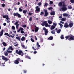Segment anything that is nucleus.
Instances as JSON below:
<instances>
[{
    "mask_svg": "<svg viewBox=\"0 0 74 74\" xmlns=\"http://www.w3.org/2000/svg\"><path fill=\"white\" fill-rule=\"evenodd\" d=\"M19 62H23V60H21L20 58H18L14 60V63L15 64H18L19 63Z\"/></svg>",
    "mask_w": 74,
    "mask_h": 74,
    "instance_id": "obj_1",
    "label": "nucleus"
},
{
    "mask_svg": "<svg viewBox=\"0 0 74 74\" xmlns=\"http://www.w3.org/2000/svg\"><path fill=\"white\" fill-rule=\"evenodd\" d=\"M62 3L63 4V7L61 8L60 10L61 11H67V8L66 7V5H65L64 2H62Z\"/></svg>",
    "mask_w": 74,
    "mask_h": 74,
    "instance_id": "obj_2",
    "label": "nucleus"
},
{
    "mask_svg": "<svg viewBox=\"0 0 74 74\" xmlns=\"http://www.w3.org/2000/svg\"><path fill=\"white\" fill-rule=\"evenodd\" d=\"M71 34L69 35L68 36L65 37V38H66V40H67L68 39L69 41H71Z\"/></svg>",
    "mask_w": 74,
    "mask_h": 74,
    "instance_id": "obj_3",
    "label": "nucleus"
},
{
    "mask_svg": "<svg viewBox=\"0 0 74 74\" xmlns=\"http://www.w3.org/2000/svg\"><path fill=\"white\" fill-rule=\"evenodd\" d=\"M36 10H35L36 13H39L40 11V9L39 8V6H37L35 7Z\"/></svg>",
    "mask_w": 74,
    "mask_h": 74,
    "instance_id": "obj_4",
    "label": "nucleus"
},
{
    "mask_svg": "<svg viewBox=\"0 0 74 74\" xmlns=\"http://www.w3.org/2000/svg\"><path fill=\"white\" fill-rule=\"evenodd\" d=\"M13 15L14 16H17L18 17V18H21V15H20L19 14L18 12H17L16 13H14Z\"/></svg>",
    "mask_w": 74,
    "mask_h": 74,
    "instance_id": "obj_5",
    "label": "nucleus"
},
{
    "mask_svg": "<svg viewBox=\"0 0 74 74\" xmlns=\"http://www.w3.org/2000/svg\"><path fill=\"white\" fill-rule=\"evenodd\" d=\"M74 25V23L73 22V21H70L69 22V26L70 28H71L73 27V26Z\"/></svg>",
    "mask_w": 74,
    "mask_h": 74,
    "instance_id": "obj_6",
    "label": "nucleus"
},
{
    "mask_svg": "<svg viewBox=\"0 0 74 74\" xmlns=\"http://www.w3.org/2000/svg\"><path fill=\"white\" fill-rule=\"evenodd\" d=\"M45 14L44 15V16L45 17L48 15V11L47 10H44Z\"/></svg>",
    "mask_w": 74,
    "mask_h": 74,
    "instance_id": "obj_7",
    "label": "nucleus"
},
{
    "mask_svg": "<svg viewBox=\"0 0 74 74\" xmlns=\"http://www.w3.org/2000/svg\"><path fill=\"white\" fill-rule=\"evenodd\" d=\"M17 54H18V55H21H21L22 56H23V55H24V54L22 52V50H19L18 52L17 53Z\"/></svg>",
    "mask_w": 74,
    "mask_h": 74,
    "instance_id": "obj_8",
    "label": "nucleus"
},
{
    "mask_svg": "<svg viewBox=\"0 0 74 74\" xmlns=\"http://www.w3.org/2000/svg\"><path fill=\"white\" fill-rule=\"evenodd\" d=\"M34 30L35 32H37L39 30V28L38 27H37L36 25H35L34 27Z\"/></svg>",
    "mask_w": 74,
    "mask_h": 74,
    "instance_id": "obj_9",
    "label": "nucleus"
},
{
    "mask_svg": "<svg viewBox=\"0 0 74 74\" xmlns=\"http://www.w3.org/2000/svg\"><path fill=\"white\" fill-rule=\"evenodd\" d=\"M47 23V21H45L44 22H43L41 23V25L43 26H44Z\"/></svg>",
    "mask_w": 74,
    "mask_h": 74,
    "instance_id": "obj_10",
    "label": "nucleus"
},
{
    "mask_svg": "<svg viewBox=\"0 0 74 74\" xmlns=\"http://www.w3.org/2000/svg\"><path fill=\"white\" fill-rule=\"evenodd\" d=\"M64 27L65 28H67L69 27V25H68V23L67 22H66L64 25Z\"/></svg>",
    "mask_w": 74,
    "mask_h": 74,
    "instance_id": "obj_11",
    "label": "nucleus"
},
{
    "mask_svg": "<svg viewBox=\"0 0 74 74\" xmlns=\"http://www.w3.org/2000/svg\"><path fill=\"white\" fill-rule=\"evenodd\" d=\"M4 32V30H2L0 32V37H1L3 34V33Z\"/></svg>",
    "mask_w": 74,
    "mask_h": 74,
    "instance_id": "obj_12",
    "label": "nucleus"
},
{
    "mask_svg": "<svg viewBox=\"0 0 74 74\" xmlns=\"http://www.w3.org/2000/svg\"><path fill=\"white\" fill-rule=\"evenodd\" d=\"M58 6L59 7H61L63 6V2H60L58 3Z\"/></svg>",
    "mask_w": 74,
    "mask_h": 74,
    "instance_id": "obj_13",
    "label": "nucleus"
},
{
    "mask_svg": "<svg viewBox=\"0 0 74 74\" xmlns=\"http://www.w3.org/2000/svg\"><path fill=\"white\" fill-rule=\"evenodd\" d=\"M55 27H56V26H54V25H52L51 27V28H50L51 30H53V29H55Z\"/></svg>",
    "mask_w": 74,
    "mask_h": 74,
    "instance_id": "obj_14",
    "label": "nucleus"
},
{
    "mask_svg": "<svg viewBox=\"0 0 74 74\" xmlns=\"http://www.w3.org/2000/svg\"><path fill=\"white\" fill-rule=\"evenodd\" d=\"M63 16H68V17L70 16V15L67 14V13H64L63 14Z\"/></svg>",
    "mask_w": 74,
    "mask_h": 74,
    "instance_id": "obj_15",
    "label": "nucleus"
},
{
    "mask_svg": "<svg viewBox=\"0 0 74 74\" xmlns=\"http://www.w3.org/2000/svg\"><path fill=\"white\" fill-rule=\"evenodd\" d=\"M21 46L23 48H24V49H27V47H25V45H23L21 44Z\"/></svg>",
    "mask_w": 74,
    "mask_h": 74,
    "instance_id": "obj_16",
    "label": "nucleus"
},
{
    "mask_svg": "<svg viewBox=\"0 0 74 74\" xmlns=\"http://www.w3.org/2000/svg\"><path fill=\"white\" fill-rule=\"evenodd\" d=\"M71 41H73L74 40V36H73L71 34Z\"/></svg>",
    "mask_w": 74,
    "mask_h": 74,
    "instance_id": "obj_17",
    "label": "nucleus"
},
{
    "mask_svg": "<svg viewBox=\"0 0 74 74\" xmlns=\"http://www.w3.org/2000/svg\"><path fill=\"white\" fill-rule=\"evenodd\" d=\"M25 40V37L24 36H23L21 38L22 41H23Z\"/></svg>",
    "mask_w": 74,
    "mask_h": 74,
    "instance_id": "obj_18",
    "label": "nucleus"
},
{
    "mask_svg": "<svg viewBox=\"0 0 74 74\" xmlns=\"http://www.w3.org/2000/svg\"><path fill=\"white\" fill-rule=\"evenodd\" d=\"M53 38V37L50 36L49 38H48V40H52Z\"/></svg>",
    "mask_w": 74,
    "mask_h": 74,
    "instance_id": "obj_19",
    "label": "nucleus"
},
{
    "mask_svg": "<svg viewBox=\"0 0 74 74\" xmlns=\"http://www.w3.org/2000/svg\"><path fill=\"white\" fill-rule=\"evenodd\" d=\"M48 33V30H46L45 31V36H47V33Z\"/></svg>",
    "mask_w": 74,
    "mask_h": 74,
    "instance_id": "obj_20",
    "label": "nucleus"
},
{
    "mask_svg": "<svg viewBox=\"0 0 74 74\" xmlns=\"http://www.w3.org/2000/svg\"><path fill=\"white\" fill-rule=\"evenodd\" d=\"M45 27H51V25H48V23H46L45 25Z\"/></svg>",
    "mask_w": 74,
    "mask_h": 74,
    "instance_id": "obj_21",
    "label": "nucleus"
},
{
    "mask_svg": "<svg viewBox=\"0 0 74 74\" xmlns=\"http://www.w3.org/2000/svg\"><path fill=\"white\" fill-rule=\"evenodd\" d=\"M50 14L51 15H54L55 14V13L54 11H53L50 13Z\"/></svg>",
    "mask_w": 74,
    "mask_h": 74,
    "instance_id": "obj_22",
    "label": "nucleus"
},
{
    "mask_svg": "<svg viewBox=\"0 0 74 74\" xmlns=\"http://www.w3.org/2000/svg\"><path fill=\"white\" fill-rule=\"evenodd\" d=\"M5 36H8V37H10V36L9 35V34H8V33H5L4 34Z\"/></svg>",
    "mask_w": 74,
    "mask_h": 74,
    "instance_id": "obj_23",
    "label": "nucleus"
},
{
    "mask_svg": "<svg viewBox=\"0 0 74 74\" xmlns=\"http://www.w3.org/2000/svg\"><path fill=\"white\" fill-rule=\"evenodd\" d=\"M60 38L61 40H63L64 38V36H63V35H61L60 37Z\"/></svg>",
    "mask_w": 74,
    "mask_h": 74,
    "instance_id": "obj_24",
    "label": "nucleus"
},
{
    "mask_svg": "<svg viewBox=\"0 0 74 74\" xmlns=\"http://www.w3.org/2000/svg\"><path fill=\"white\" fill-rule=\"evenodd\" d=\"M27 12V10H23V12H22L23 13V14H26V12Z\"/></svg>",
    "mask_w": 74,
    "mask_h": 74,
    "instance_id": "obj_25",
    "label": "nucleus"
},
{
    "mask_svg": "<svg viewBox=\"0 0 74 74\" xmlns=\"http://www.w3.org/2000/svg\"><path fill=\"white\" fill-rule=\"evenodd\" d=\"M8 15H4V14L2 15V16H3V18H6L7 17V16H8Z\"/></svg>",
    "mask_w": 74,
    "mask_h": 74,
    "instance_id": "obj_26",
    "label": "nucleus"
},
{
    "mask_svg": "<svg viewBox=\"0 0 74 74\" xmlns=\"http://www.w3.org/2000/svg\"><path fill=\"white\" fill-rule=\"evenodd\" d=\"M31 37H32L31 38V41H32V42H34V40L33 39V38H32L33 37V36H31Z\"/></svg>",
    "mask_w": 74,
    "mask_h": 74,
    "instance_id": "obj_27",
    "label": "nucleus"
},
{
    "mask_svg": "<svg viewBox=\"0 0 74 74\" xmlns=\"http://www.w3.org/2000/svg\"><path fill=\"white\" fill-rule=\"evenodd\" d=\"M16 39H17V40H18L19 41H21V38H20V37H16Z\"/></svg>",
    "mask_w": 74,
    "mask_h": 74,
    "instance_id": "obj_28",
    "label": "nucleus"
},
{
    "mask_svg": "<svg viewBox=\"0 0 74 74\" xmlns=\"http://www.w3.org/2000/svg\"><path fill=\"white\" fill-rule=\"evenodd\" d=\"M61 29H59L57 31V33H60V32H61Z\"/></svg>",
    "mask_w": 74,
    "mask_h": 74,
    "instance_id": "obj_29",
    "label": "nucleus"
},
{
    "mask_svg": "<svg viewBox=\"0 0 74 74\" xmlns=\"http://www.w3.org/2000/svg\"><path fill=\"white\" fill-rule=\"evenodd\" d=\"M48 23L49 24H52V22L51 20H48Z\"/></svg>",
    "mask_w": 74,
    "mask_h": 74,
    "instance_id": "obj_30",
    "label": "nucleus"
},
{
    "mask_svg": "<svg viewBox=\"0 0 74 74\" xmlns=\"http://www.w3.org/2000/svg\"><path fill=\"white\" fill-rule=\"evenodd\" d=\"M51 33H52V34H55V30H53V31H51Z\"/></svg>",
    "mask_w": 74,
    "mask_h": 74,
    "instance_id": "obj_31",
    "label": "nucleus"
},
{
    "mask_svg": "<svg viewBox=\"0 0 74 74\" xmlns=\"http://www.w3.org/2000/svg\"><path fill=\"white\" fill-rule=\"evenodd\" d=\"M2 44L3 45V46H4V47H5V46H7V45L6 43L4 42H3L2 43Z\"/></svg>",
    "mask_w": 74,
    "mask_h": 74,
    "instance_id": "obj_32",
    "label": "nucleus"
},
{
    "mask_svg": "<svg viewBox=\"0 0 74 74\" xmlns=\"http://www.w3.org/2000/svg\"><path fill=\"white\" fill-rule=\"evenodd\" d=\"M48 9L49 10H52L53 9V8L52 7H50L49 8H48Z\"/></svg>",
    "mask_w": 74,
    "mask_h": 74,
    "instance_id": "obj_33",
    "label": "nucleus"
},
{
    "mask_svg": "<svg viewBox=\"0 0 74 74\" xmlns=\"http://www.w3.org/2000/svg\"><path fill=\"white\" fill-rule=\"evenodd\" d=\"M8 52H5L4 53V54L5 55V56H7V55H8Z\"/></svg>",
    "mask_w": 74,
    "mask_h": 74,
    "instance_id": "obj_34",
    "label": "nucleus"
},
{
    "mask_svg": "<svg viewBox=\"0 0 74 74\" xmlns=\"http://www.w3.org/2000/svg\"><path fill=\"white\" fill-rule=\"evenodd\" d=\"M6 52H8V53H12V51H8V50H7Z\"/></svg>",
    "mask_w": 74,
    "mask_h": 74,
    "instance_id": "obj_35",
    "label": "nucleus"
},
{
    "mask_svg": "<svg viewBox=\"0 0 74 74\" xmlns=\"http://www.w3.org/2000/svg\"><path fill=\"white\" fill-rule=\"evenodd\" d=\"M70 1L71 3H74V0H70Z\"/></svg>",
    "mask_w": 74,
    "mask_h": 74,
    "instance_id": "obj_36",
    "label": "nucleus"
},
{
    "mask_svg": "<svg viewBox=\"0 0 74 74\" xmlns=\"http://www.w3.org/2000/svg\"><path fill=\"white\" fill-rule=\"evenodd\" d=\"M68 9H72V7L70 6H68Z\"/></svg>",
    "mask_w": 74,
    "mask_h": 74,
    "instance_id": "obj_37",
    "label": "nucleus"
},
{
    "mask_svg": "<svg viewBox=\"0 0 74 74\" xmlns=\"http://www.w3.org/2000/svg\"><path fill=\"white\" fill-rule=\"evenodd\" d=\"M37 46L38 47H40V45H39V43L38 42L37 43Z\"/></svg>",
    "mask_w": 74,
    "mask_h": 74,
    "instance_id": "obj_38",
    "label": "nucleus"
},
{
    "mask_svg": "<svg viewBox=\"0 0 74 74\" xmlns=\"http://www.w3.org/2000/svg\"><path fill=\"white\" fill-rule=\"evenodd\" d=\"M12 30H15V26H13L12 27Z\"/></svg>",
    "mask_w": 74,
    "mask_h": 74,
    "instance_id": "obj_39",
    "label": "nucleus"
},
{
    "mask_svg": "<svg viewBox=\"0 0 74 74\" xmlns=\"http://www.w3.org/2000/svg\"><path fill=\"white\" fill-rule=\"evenodd\" d=\"M1 57L2 58V59L3 60H4L5 58V57H4V56H2Z\"/></svg>",
    "mask_w": 74,
    "mask_h": 74,
    "instance_id": "obj_40",
    "label": "nucleus"
},
{
    "mask_svg": "<svg viewBox=\"0 0 74 74\" xmlns=\"http://www.w3.org/2000/svg\"><path fill=\"white\" fill-rule=\"evenodd\" d=\"M53 25H54V26H57V23H53Z\"/></svg>",
    "mask_w": 74,
    "mask_h": 74,
    "instance_id": "obj_41",
    "label": "nucleus"
},
{
    "mask_svg": "<svg viewBox=\"0 0 74 74\" xmlns=\"http://www.w3.org/2000/svg\"><path fill=\"white\" fill-rule=\"evenodd\" d=\"M53 4V1H50V4L51 5Z\"/></svg>",
    "mask_w": 74,
    "mask_h": 74,
    "instance_id": "obj_42",
    "label": "nucleus"
},
{
    "mask_svg": "<svg viewBox=\"0 0 74 74\" xmlns=\"http://www.w3.org/2000/svg\"><path fill=\"white\" fill-rule=\"evenodd\" d=\"M48 5V4L47 3H45L44 5V6H46V7H47Z\"/></svg>",
    "mask_w": 74,
    "mask_h": 74,
    "instance_id": "obj_43",
    "label": "nucleus"
},
{
    "mask_svg": "<svg viewBox=\"0 0 74 74\" xmlns=\"http://www.w3.org/2000/svg\"><path fill=\"white\" fill-rule=\"evenodd\" d=\"M38 5H39V6H41V2H39L38 3Z\"/></svg>",
    "mask_w": 74,
    "mask_h": 74,
    "instance_id": "obj_44",
    "label": "nucleus"
},
{
    "mask_svg": "<svg viewBox=\"0 0 74 74\" xmlns=\"http://www.w3.org/2000/svg\"><path fill=\"white\" fill-rule=\"evenodd\" d=\"M22 11H23L22 9H21V8H19V11H20V12Z\"/></svg>",
    "mask_w": 74,
    "mask_h": 74,
    "instance_id": "obj_45",
    "label": "nucleus"
},
{
    "mask_svg": "<svg viewBox=\"0 0 74 74\" xmlns=\"http://www.w3.org/2000/svg\"><path fill=\"white\" fill-rule=\"evenodd\" d=\"M22 26V27H24V28L26 27V25H23Z\"/></svg>",
    "mask_w": 74,
    "mask_h": 74,
    "instance_id": "obj_46",
    "label": "nucleus"
},
{
    "mask_svg": "<svg viewBox=\"0 0 74 74\" xmlns=\"http://www.w3.org/2000/svg\"><path fill=\"white\" fill-rule=\"evenodd\" d=\"M59 25L60 26L62 27L63 26V25H62V24H61L60 23H58Z\"/></svg>",
    "mask_w": 74,
    "mask_h": 74,
    "instance_id": "obj_47",
    "label": "nucleus"
},
{
    "mask_svg": "<svg viewBox=\"0 0 74 74\" xmlns=\"http://www.w3.org/2000/svg\"><path fill=\"white\" fill-rule=\"evenodd\" d=\"M18 21H17V22H16L14 23V24L15 25H18Z\"/></svg>",
    "mask_w": 74,
    "mask_h": 74,
    "instance_id": "obj_48",
    "label": "nucleus"
},
{
    "mask_svg": "<svg viewBox=\"0 0 74 74\" xmlns=\"http://www.w3.org/2000/svg\"><path fill=\"white\" fill-rule=\"evenodd\" d=\"M43 30H45V31L46 30H47V29L45 27H43Z\"/></svg>",
    "mask_w": 74,
    "mask_h": 74,
    "instance_id": "obj_49",
    "label": "nucleus"
},
{
    "mask_svg": "<svg viewBox=\"0 0 74 74\" xmlns=\"http://www.w3.org/2000/svg\"><path fill=\"white\" fill-rule=\"evenodd\" d=\"M32 49H33V50L34 51H36V49L34 48V47H32Z\"/></svg>",
    "mask_w": 74,
    "mask_h": 74,
    "instance_id": "obj_50",
    "label": "nucleus"
},
{
    "mask_svg": "<svg viewBox=\"0 0 74 74\" xmlns=\"http://www.w3.org/2000/svg\"><path fill=\"white\" fill-rule=\"evenodd\" d=\"M15 52L16 53H18L19 52V51L18 50H16Z\"/></svg>",
    "mask_w": 74,
    "mask_h": 74,
    "instance_id": "obj_51",
    "label": "nucleus"
},
{
    "mask_svg": "<svg viewBox=\"0 0 74 74\" xmlns=\"http://www.w3.org/2000/svg\"><path fill=\"white\" fill-rule=\"evenodd\" d=\"M19 26V24H17L16 25V29H18V26Z\"/></svg>",
    "mask_w": 74,
    "mask_h": 74,
    "instance_id": "obj_52",
    "label": "nucleus"
},
{
    "mask_svg": "<svg viewBox=\"0 0 74 74\" xmlns=\"http://www.w3.org/2000/svg\"><path fill=\"white\" fill-rule=\"evenodd\" d=\"M40 15H44V12H42L40 13Z\"/></svg>",
    "mask_w": 74,
    "mask_h": 74,
    "instance_id": "obj_53",
    "label": "nucleus"
},
{
    "mask_svg": "<svg viewBox=\"0 0 74 74\" xmlns=\"http://www.w3.org/2000/svg\"><path fill=\"white\" fill-rule=\"evenodd\" d=\"M32 14H33V13H32L29 12L28 13L29 15H32Z\"/></svg>",
    "mask_w": 74,
    "mask_h": 74,
    "instance_id": "obj_54",
    "label": "nucleus"
},
{
    "mask_svg": "<svg viewBox=\"0 0 74 74\" xmlns=\"http://www.w3.org/2000/svg\"><path fill=\"white\" fill-rule=\"evenodd\" d=\"M20 32L22 34L24 33V31L23 30H21Z\"/></svg>",
    "mask_w": 74,
    "mask_h": 74,
    "instance_id": "obj_55",
    "label": "nucleus"
},
{
    "mask_svg": "<svg viewBox=\"0 0 74 74\" xmlns=\"http://www.w3.org/2000/svg\"><path fill=\"white\" fill-rule=\"evenodd\" d=\"M20 30H24V29L22 28H19Z\"/></svg>",
    "mask_w": 74,
    "mask_h": 74,
    "instance_id": "obj_56",
    "label": "nucleus"
},
{
    "mask_svg": "<svg viewBox=\"0 0 74 74\" xmlns=\"http://www.w3.org/2000/svg\"><path fill=\"white\" fill-rule=\"evenodd\" d=\"M2 6L3 7H5V4H4V3L2 5Z\"/></svg>",
    "mask_w": 74,
    "mask_h": 74,
    "instance_id": "obj_57",
    "label": "nucleus"
},
{
    "mask_svg": "<svg viewBox=\"0 0 74 74\" xmlns=\"http://www.w3.org/2000/svg\"><path fill=\"white\" fill-rule=\"evenodd\" d=\"M4 60H5V61H8V59L6 58H5Z\"/></svg>",
    "mask_w": 74,
    "mask_h": 74,
    "instance_id": "obj_58",
    "label": "nucleus"
},
{
    "mask_svg": "<svg viewBox=\"0 0 74 74\" xmlns=\"http://www.w3.org/2000/svg\"><path fill=\"white\" fill-rule=\"evenodd\" d=\"M61 21H65V20L64 18H62L61 19Z\"/></svg>",
    "mask_w": 74,
    "mask_h": 74,
    "instance_id": "obj_59",
    "label": "nucleus"
},
{
    "mask_svg": "<svg viewBox=\"0 0 74 74\" xmlns=\"http://www.w3.org/2000/svg\"><path fill=\"white\" fill-rule=\"evenodd\" d=\"M6 19L7 20H8V19H10L9 18H8V16H7V17H6Z\"/></svg>",
    "mask_w": 74,
    "mask_h": 74,
    "instance_id": "obj_60",
    "label": "nucleus"
},
{
    "mask_svg": "<svg viewBox=\"0 0 74 74\" xmlns=\"http://www.w3.org/2000/svg\"><path fill=\"white\" fill-rule=\"evenodd\" d=\"M3 25L4 26H5L7 25V24L6 23H4L3 24Z\"/></svg>",
    "mask_w": 74,
    "mask_h": 74,
    "instance_id": "obj_61",
    "label": "nucleus"
},
{
    "mask_svg": "<svg viewBox=\"0 0 74 74\" xmlns=\"http://www.w3.org/2000/svg\"><path fill=\"white\" fill-rule=\"evenodd\" d=\"M10 37H12V38H14V36H13L12 35H10Z\"/></svg>",
    "mask_w": 74,
    "mask_h": 74,
    "instance_id": "obj_62",
    "label": "nucleus"
},
{
    "mask_svg": "<svg viewBox=\"0 0 74 74\" xmlns=\"http://www.w3.org/2000/svg\"><path fill=\"white\" fill-rule=\"evenodd\" d=\"M32 17H30L29 18V21H32Z\"/></svg>",
    "mask_w": 74,
    "mask_h": 74,
    "instance_id": "obj_63",
    "label": "nucleus"
},
{
    "mask_svg": "<svg viewBox=\"0 0 74 74\" xmlns=\"http://www.w3.org/2000/svg\"><path fill=\"white\" fill-rule=\"evenodd\" d=\"M35 40H37V38L36 36H35Z\"/></svg>",
    "mask_w": 74,
    "mask_h": 74,
    "instance_id": "obj_64",
    "label": "nucleus"
}]
</instances>
